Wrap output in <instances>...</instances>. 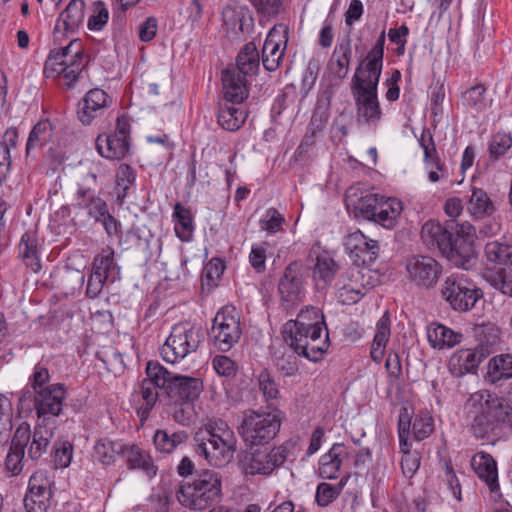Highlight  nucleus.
I'll return each mask as SVG.
<instances>
[{
  "label": "nucleus",
  "instance_id": "nucleus-41",
  "mask_svg": "<svg viewBox=\"0 0 512 512\" xmlns=\"http://www.w3.org/2000/svg\"><path fill=\"white\" fill-rule=\"evenodd\" d=\"M122 455L125 457L129 469H141L149 476L156 475L157 467L153 464L150 455L138 446L125 444V451L122 452Z\"/></svg>",
  "mask_w": 512,
  "mask_h": 512
},
{
  "label": "nucleus",
  "instance_id": "nucleus-7",
  "mask_svg": "<svg viewBox=\"0 0 512 512\" xmlns=\"http://www.w3.org/2000/svg\"><path fill=\"white\" fill-rule=\"evenodd\" d=\"M379 76L355 73L352 78L351 90L356 104L359 123L376 127L381 119L382 111L377 96Z\"/></svg>",
  "mask_w": 512,
  "mask_h": 512
},
{
  "label": "nucleus",
  "instance_id": "nucleus-1",
  "mask_svg": "<svg viewBox=\"0 0 512 512\" xmlns=\"http://www.w3.org/2000/svg\"><path fill=\"white\" fill-rule=\"evenodd\" d=\"M421 239L429 249L437 248L457 267L468 270L476 261L475 228L468 222L450 219L441 224L429 220L422 226Z\"/></svg>",
  "mask_w": 512,
  "mask_h": 512
},
{
  "label": "nucleus",
  "instance_id": "nucleus-52",
  "mask_svg": "<svg viewBox=\"0 0 512 512\" xmlns=\"http://www.w3.org/2000/svg\"><path fill=\"white\" fill-rule=\"evenodd\" d=\"M384 198V196L376 193L361 195L353 205L355 217L371 221Z\"/></svg>",
  "mask_w": 512,
  "mask_h": 512
},
{
  "label": "nucleus",
  "instance_id": "nucleus-28",
  "mask_svg": "<svg viewBox=\"0 0 512 512\" xmlns=\"http://www.w3.org/2000/svg\"><path fill=\"white\" fill-rule=\"evenodd\" d=\"M222 20L227 30L237 35L251 25L252 16L246 5L231 2L223 8Z\"/></svg>",
  "mask_w": 512,
  "mask_h": 512
},
{
  "label": "nucleus",
  "instance_id": "nucleus-63",
  "mask_svg": "<svg viewBox=\"0 0 512 512\" xmlns=\"http://www.w3.org/2000/svg\"><path fill=\"white\" fill-rule=\"evenodd\" d=\"M512 146V137L507 133L495 134L489 144L490 156L494 159H498L504 155L508 149Z\"/></svg>",
  "mask_w": 512,
  "mask_h": 512
},
{
  "label": "nucleus",
  "instance_id": "nucleus-38",
  "mask_svg": "<svg viewBox=\"0 0 512 512\" xmlns=\"http://www.w3.org/2000/svg\"><path fill=\"white\" fill-rule=\"evenodd\" d=\"M260 67V56L254 42H249L243 46L236 58L237 72L243 76L255 75Z\"/></svg>",
  "mask_w": 512,
  "mask_h": 512
},
{
  "label": "nucleus",
  "instance_id": "nucleus-29",
  "mask_svg": "<svg viewBox=\"0 0 512 512\" xmlns=\"http://www.w3.org/2000/svg\"><path fill=\"white\" fill-rule=\"evenodd\" d=\"M385 41L386 33L385 30H383L370 51L360 61L355 73L379 77L381 76Z\"/></svg>",
  "mask_w": 512,
  "mask_h": 512
},
{
  "label": "nucleus",
  "instance_id": "nucleus-12",
  "mask_svg": "<svg viewBox=\"0 0 512 512\" xmlns=\"http://www.w3.org/2000/svg\"><path fill=\"white\" fill-rule=\"evenodd\" d=\"M242 336L240 313L234 306L221 308L215 315L210 330L213 345L221 352H228Z\"/></svg>",
  "mask_w": 512,
  "mask_h": 512
},
{
  "label": "nucleus",
  "instance_id": "nucleus-5",
  "mask_svg": "<svg viewBox=\"0 0 512 512\" xmlns=\"http://www.w3.org/2000/svg\"><path fill=\"white\" fill-rule=\"evenodd\" d=\"M221 489V475L213 470H203L193 479L183 480L176 497L186 508L204 510L220 501Z\"/></svg>",
  "mask_w": 512,
  "mask_h": 512
},
{
  "label": "nucleus",
  "instance_id": "nucleus-14",
  "mask_svg": "<svg viewBox=\"0 0 512 512\" xmlns=\"http://www.w3.org/2000/svg\"><path fill=\"white\" fill-rule=\"evenodd\" d=\"M280 300L285 309L298 305L304 296L303 264L291 262L285 269L278 282Z\"/></svg>",
  "mask_w": 512,
  "mask_h": 512
},
{
  "label": "nucleus",
  "instance_id": "nucleus-2",
  "mask_svg": "<svg viewBox=\"0 0 512 512\" xmlns=\"http://www.w3.org/2000/svg\"><path fill=\"white\" fill-rule=\"evenodd\" d=\"M285 343L298 356L317 362L329 347V333L322 311L315 306L302 309L295 320L287 321L282 327Z\"/></svg>",
  "mask_w": 512,
  "mask_h": 512
},
{
  "label": "nucleus",
  "instance_id": "nucleus-25",
  "mask_svg": "<svg viewBox=\"0 0 512 512\" xmlns=\"http://www.w3.org/2000/svg\"><path fill=\"white\" fill-rule=\"evenodd\" d=\"M74 207L85 210L95 222H99L109 212L107 203L96 196L92 188L83 185L78 186Z\"/></svg>",
  "mask_w": 512,
  "mask_h": 512
},
{
  "label": "nucleus",
  "instance_id": "nucleus-54",
  "mask_svg": "<svg viewBox=\"0 0 512 512\" xmlns=\"http://www.w3.org/2000/svg\"><path fill=\"white\" fill-rule=\"evenodd\" d=\"M485 255L487 260L498 264V266H505L512 261V246L499 242L490 241L485 245Z\"/></svg>",
  "mask_w": 512,
  "mask_h": 512
},
{
  "label": "nucleus",
  "instance_id": "nucleus-24",
  "mask_svg": "<svg viewBox=\"0 0 512 512\" xmlns=\"http://www.w3.org/2000/svg\"><path fill=\"white\" fill-rule=\"evenodd\" d=\"M69 62L73 64L86 63L79 39H72L68 45L58 50H51L45 62V70H55L54 67L70 66Z\"/></svg>",
  "mask_w": 512,
  "mask_h": 512
},
{
  "label": "nucleus",
  "instance_id": "nucleus-13",
  "mask_svg": "<svg viewBox=\"0 0 512 512\" xmlns=\"http://www.w3.org/2000/svg\"><path fill=\"white\" fill-rule=\"evenodd\" d=\"M288 453L289 450L283 445L269 451L256 450L243 456L240 467L246 476H270L286 462Z\"/></svg>",
  "mask_w": 512,
  "mask_h": 512
},
{
  "label": "nucleus",
  "instance_id": "nucleus-17",
  "mask_svg": "<svg viewBox=\"0 0 512 512\" xmlns=\"http://www.w3.org/2000/svg\"><path fill=\"white\" fill-rule=\"evenodd\" d=\"M344 246L354 262L362 265L372 264L380 250L376 240L370 239L359 230L346 236Z\"/></svg>",
  "mask_w": 512,
  "mask_h": 512
},
{
  "label": "nucleus",
  "instance_id": "nucleus-18",
  "mask_svg": "<svg viewBox=\"0 0 512 512\" xmlns=\"http://www.w3.org/2000/svg\"><path fill=\"white\" fill-rule=\"evenodd\" d=\"M85 2L71 0L61 12L53 30L54 42L61 44L67 33H74L83 24L85 18Z\"/></svg>",
  "mask_w": 512,
  "mask_h": 512
},
{
  "label": "nucleus",
  "instance_id": "nucleus-58",
  "mask_svg": "<svg viewBox=\"0 0 512 512\" xmlns=\"http://www.w3.org/2000/svg\"><path fill=\"white\" fill-rule=\"evenodd\" d=\"M419 144L424 151V162L426 165L433 164L437 169H440V160L430 130L423 129L419 138Z\"/></svg>",
  "mask_w": 512,
  "mask_h": 512
},
{
  "label": "nucleus",
  "instance_id": "nucleus-39",
  "mask_svg": "<svg viewBox=\"0 0 512 512\" xmlns=\"http://www.w3.org/2000/svg\"><path fill=\"white\" fill-rule=\"evenodd\" d=\"M481 362V356L471 349L456 351L449 360V368L456 376L472 372Z\"/></svg>",
  "mask_w": 512,
  "mask_h": 512
},
{
  "label": "nucleus",
  "instance_id": "nucleus-31",
  "mask_svg": "<svg viewBox=\"0 0 512 512\" xmlns=\"http://www.w3.org/2000/svg\"><path fill=\"white\" fill-rule=\"evenodd\" d=\"M96 148L99 154L107 159H121L129 152V140L113 133L99 135L96 139Z\"/></svg>",
  "mask_w": 512,
  "mask_h": 512
},
{
  "label": "nucleus",
  "instance_id": "nucleus-8",
  "mask_svg": "<svg viewBox=\"0 0 512 512\" xmlns=\"http://www.w3.org/2000/svg\"><path fill=\"white\" fill-rule=\"evenodd\" d=\"M441 296L459 313L471 311L483 298V291L464 274H452L441 285Z\"/></svg>",
  "mask_w": 512,
  "mask_h": 512
},
{
  "label": "nucleus",
  "instance_id": "nucleus-20",
  "mask_svg": "<svg viewBox=\"0 0 512 512\" xmlns=\"http://www.w3.org/2000/svg\"><path fill=\"white\" fill-rule=\"evenodd\" d=\"M31 430L27 422H22L16 429L6 457V469L17 475L22 471L25 448L30 441Z\"/></svg>",
  "mask_w": 512,
  "mask_h": 512
},
{
  "label": "nucleus",
  "instance_id": "nucleus-23",
  "mask_svg": "<svg viewBox=\"0 0 512 512\" xmlns=\"http://www.w3.org/2000/svg\"><path fill=\"white\" fill-rule=\"evenodd\" d=\"M222 86L224 99L232 104H242L249 95L246 77L234 68L222 71Z\"/></svg>",
  "mask_w": 512,
  "mask_h": 512
},
{
  "label": "nucleus",
  "instance_id": "nucleus-4",
  "mask_svg": "<svg viewBox=\"0 0 512 512\" xmlns=\"http://www.w3.org/2000/svg\"><path fill=\"white\" fill-rule=\"evenodd\" d=\"M195 453L214 467L227 466L237 450V440L222 419L209 420L194 434Z\"/></svg>",
  "mask_w": 512,
  "mask_h": 512
},
{
  "label": "nucleus",
  "instance_id": "nucleus-48",
  "mask_svg": "<svg viewBox=\"0 0 512 512\" xmlns=\"http://www.w3.org/2000/svg\"><path fill=\"white\" fill-rule=\"evenodd\" d=\"M19 252L26 267L34 273L40 271L41 262L38 256L37 241L32 234L25 233L22 235Z\"/></svg>",
  "mask_w": 512,
  "mask_h": 512
},
{
  "label": "nucleus",
  "instance_id": "nucleus-47",
  "mask_svg": "<svg viewBox=\"0 0 512 512\" xmlns=\"http://www.w3.org/2000/svg\"><path fill=\"white\" fill-rule=\"evenodd\" d=\"M125 451V444L120 441L100 439L94 446V458L104 465L115 462L119 455Z\"/></svg>",
  "mask_w": 512,
  "mask_h": 512
},
{
  "label": "nucleus",
  "instance_id": "nucleus-49",
  "mask_svg": "<svg viewBox=\"0 0 512 512\" xmlns=\"http://www.w3.org/2000/svg\"><path fill=\"white\" fill-rule=\"evenodd\" d=\"M488 377L492 383L512 378V354H499L489 360Z\"/></svg>",
  "mask_w": 512,
  "mask_h": 512
},
{
  "label": "nucleus",
  "instance_id": "nucleus-34",
  "mask_svg": "<svg viewBox=\"0 0 512 512\" xmlns=\"http://www.w3.org/2000/svg\"><path fill=\"white\" fill-rule=\"evenodd\" d=\"M339 266L328 254H320L312 271V277L318 289L326 288L334 279Z\"/></svg>",
  "mask_w": 512,
  "mask_h": 512
},
{
  "label": "nucleus",
  "instance_id": "nucleus-42",
  "mask_svg": "<svg viewBox=\"0 0 512 512\" xmlns=\"http://www.w3.org/2000/svg\"><path fill=\"white\" fill-rule=\"evenodd\" d=\"M173 219L176 236L183 242H189L193 238L194 223L190 210L177 202L174 205Z\"/></svg>",
  "mask_w": 512,
  "mask_h": 512
},
{
  "label": "nucleus",
  "instance_id": "nucleus-51",
  "mask_svg": "<svg viewBox=\"0 0 512 512\" xmlns=\"http://www.w3.org/2000/svg\"><path fill=\"white\" fill-rule=\"evenodd\" d=\"M284 55V48L280 49V44L274 39V32L271 31L262 48V64L267 71H275Z\"/></svg>",
  "mask_w": 512,
  "mask_h": 512
},
{
  "label": "nucleus",
  "instance_id": "nucleus-60",
  "mask_svg": "<svg viewBox=\"0 0 512 512\" xmlns=\"http://www.w3.org/2000/svg\"><path fill=\"white\" fill-rule=\"evenodd\" d=\"M485 92L483 85H475L462 94V102L475 111H481L485 107Z\"/></svg>",
  "mask_w": 512,
  "mask_h": 512
},
{
  "label": "nucleus",
  "instance_id": "nucleus-64",
  "mask_svg": "<svg viewBox=\"0 0 512 512\" xmlns=\"http://www.w3.org/2000/svg\"><path fill=\"white\" fill-rule=\"evenodd\" d=\"M194 402L173 403L174 408L171 412L172 418L178 424L187 426L193 422L194 418Z\"/></svg>",
  "mask_w": 512,
  "mask_h": 512
},
{
  "label": "nucleus",
  "instance_id": "nucleus-55",
  "mask_svg": "<svg viewBox=\"0 0 512 512\" xmlns=\"http://www.w3.org/2000/svg\"><path fill=\"white\" fill-rule=\"evenodd\" d=\"M12 410L11 399L0 393V445L5 443L10 436Z\"/></svg>",
  "mask_w": 512,
  "mask_h": 512
},
{
  "label": "nucleus",
  "instance_id": "nucleus-11",
  "mask_svg": "<svg viewBox=\"0 0 512 512\" xmlns=\"http://www.w3.org/2000/svg\"><path fill=\"white\" fill-rule=\"evenodd\" d=\"M66 388L62 383L47 385L46 388L31 392L24 391L19 397L21 409H35L38 418L46 415L59 416L63 411Z\"/></svg>",
  "mask_w": 512,
  "mask_h": 512
},
{
  "label": "nucleus",
  "instance_id": "nucleus-59",
  "mask_svg": "<svg viewBox=\"0 0 512 512\" xmlns=\"http://www.w3.org/2000/svg\"><path fill=\"white\" fill-rule=\"evenodd\" d=\"M341 485H333L326 482L318 484L316 488L315 500L320 507H327L340 495Z\"/></svg>",
  "mask_w": 512,
  "mask_h": 512
},
{
  "label": "nucleus",
  "instance_id": "nucleus-33",
  "mask_svg": "<svg viewBox=\"0 0 512 512\" xmlns=\"http://www.w3.org/2000/svg\"><path fill=\"white\" fill-rule=\"evenodd\" d=\"M428 341L433 348H451L461 342L462 334L443 324L432 323L427 330Z\"/></svg>",
  "mask_w": 512,
  "mask_h": 512
},
{
  "label": "nucleus",
  "instance_id": "nucleus-44",
  "mask_svg": "<svg viewBox=\"0 0 512 512\" xmlns=\"http://www.w3.org/2000/svg\"><path fill=\"white\" fill-rule=\"evenodd\" d=\"M401 211V201L395 198H384L371 221L380 224L384 228L391 229L395 226Z\"/></svg>",
  "mask_w": 512,
  "mask_h": 512
},
{
  "label": "nucleus",
  "instance_id": "nucleus-10",
  "mask_svg": "<svg viewBox=\"0 0 512 512\" xmlns=\"http://www.w3.org/2000/svg\"><path fill=\"white\" fill-rule=\"evenodd\" d=\"M203 338L199 326L184 322L173 328L166 342L161 348V355L168 363H175L195 352Z\"/></svg>",
  "mask_w": 512,
  "mask_h": 512
},
{
  "label": "nucleus",
  "instance_id": "nucleus-16",
  "mask_svg": "<svg viewBox=\"0 0 512 512\" xmlns=\"http://www.w3.org/2000/svg\"><path fill=\"white\" fill-rule=\"evenodd\" d=\"M164 394L170 403L194 402L203 391L199 378L174 374L169 371L165 377Z\"/></svg>",
  "mask_w": 512,
  "mask_h": 512
},
{
  "label": "nucleus",
  "instance_id": "nucleus-53",
  "mask_svg": "<svg viewBox=\"0 0 512 512\" xmlns=\"http://www.w3.org/2000/svg\"><path fill=\"white\" fill-rule=\"evenodd\" d=\"M136 175L134 170L127 164L120 165L116 175L115 194L119 204L124 202L128 190L135 182Z\"/></svg>",
  "mask_w": 512,
  "mask_h": 512
},
{
  "label": "nucleus",
  "instance_id": "nucleus-22",
  "mask_svg": "<svg viewBox=\"0 0 512 512\" xmlns=\"http://www.w3.org/2000/svg\"><path fill=\"white\" fill-rule=\"evenodd\" d=\"M352 59V39L350 31L339 41L327 63V68L333 77L344 80L349 71Z\"/></svg>",
  "mask_w": 512,
  "mask_h": 512
},
{
  "label": "nucleus",
  "instance_id": "nucleus-15",
  "mask_svg": "<svg viewBox=\"0 0 512 512\" xmlns=\"http://www.w3.org/2000/svg\"><path fill=\"white\" fill-rule=\"evenodd\" d=\"M409 281L418 288L431 289L442 276L443 267L433 257L418 255L411 257L406 264Z\"/></svg>",
  "mask_w": 512,
  "mask_h": 512
},
{
  "label": "nucleus",
  "instance_id": "nucleus-46",
  "mask_svg": "<svg viewBox=\"0 0 512 512\" xmlns=\"http://www.w3.org/2000/svg\"><path fill=\"white\" fill-rule=\"evenodd\" d=\"M485 277L495 289L512 297V261L505 266L487 270Z\"/></svg>",
  "mask_w": 512,
  "mask_h": 512
},
{
  "label": "nucleus",
  "instance_id": "nucleus-9",
  "mask_svg": "<svg viewBox=\"0 0 512 512\" xmlns=\"http://www.w3.org/2000/svg\"><path fill=\"white\" fill-rule=\"evenodd\" d=\"M146 378L134 390L133 396L138 398L137 414L141 421H145L154 408L160 390L164 394V385L169 375L167 368L159 362L149 361L146 365Z\"/></svg>",
  "mask_w": 512,
  "mask_h": 512
},
{
  "label": "nucleus",
  "instance_id": "nucleus-57",
  "mask_svg": "<svg viewBox=\"0 0 512 512\" xmlns=\"http://www.w3.org/2000/svg\"><path fill=\"white\" fill-rule=\"evenodd\" d=\"M411 426V413L407 407H402L399 413L398 419V436L400 451L403 455L406 453H412L410 451V444L408 442L409 433Z\"/></svg>",
  "mask_w": 512,
  "mask_h": 512
},
{
  "label": "nucleus",
  "instance_id": "nucleus-32",
  "mask_svg": "<svg viewBox=\"0 0 512 512\" xmlns=\"http://www.w3.org/2000/svg\"><path fill=\"white\" fill-rule=\"evenodd\" d=\"M44 418L42 423L35 426L33 433H31L27 456L31 460H38L46 453L50 441L54 435L53 429L45 424Z\"/></svg>",
  "mask_w": 512,
  "mask_h": 512
},
{
  "label": "nucleus",
  "instance_id": "nucleus-26",
  "mask_svg": "<svg viewBox=\"0 0 512 512\" xmlns=\"http://www.w3.org/2000/svg\"><path fill=\"white\" fill-rule=\"evenodd\" d=\"M349 457V448L343 443H335L330 450L321 456L319 476L323 479H336L343 462Z\"/></svg>",
  "mask_w": 512,
  "mask_h": 512
},
{
  "label": "nucleus",
  "instance_id": "nucleus-30",
  "mask_svg": "<svg viewBox=\"0 0 512 512\" xmlns=\"http://www.w3.org/2000/svg\"><path fill=\"white\" fill-rule=\"evenodd\" d=\"M232 102H219L217 121L227 131H237L247 119V111Z\"/></svg>",
  "mask_w": 512,
  "mask_h": 512
},
{
  "label": "nucleus",
  "instance_id": "nucleus-27",
  "mask_svg": "<svg viewBox=\"0 0 512 512\" xmlns=\"http://www.w3.org/2000/svg\"><path fill=\"white\" fill-rule=\"evenodd\" d=\"M472 467L477 476L487 485L491 493L499 492L497 463L487 452H478L472 458Z\"/></svg>",
  "mask_w": 512,
  "mask_h": 512
},
{
  "label": "nucleus",
  "instance_id": "nucleus-37",
  "mask_svg": "<svg viewBox=\"0 0 512 512\" xmlns=\"http://www.w3.org/2000/svg\"><path fill=\"white\" fill-rule=\"evenodd\" d=\"M391 336V321L388 312H385L376 324V333L371 347V358L380 363L385 353L386 344Z\"/></svg>",
  "mask_w": 512,
  "mask_h": 512
},
{
  "label": "nucleus",
  "instance_id": "nucleus-43",
  "mask_svg": "<svg viewBox=\"0 0 512 512\" xmlns=\"http://www.w3.org/2000/svg\"><path fill=\"white\" fill-rule=\"evenodd\" d=\"M298 353L292 349L286 347H279L275 349L272 354V362L278 372L287 377L295 376L298 371Z\"/></svg>",
  "mask_w": 512,
  "mask_h": 512
},
{
  "label": "nucleus",
  "instance_id": "nucleus-3",
  "mask_svg": "<svg viewBox=\"0 0 512 512\" xmlns=\"http://www.w3.org/2000/svg\"><path fill=\"white\" fill-rule=\"evenodd\" d=\"M467 405L475 409L471 430L476 438L498 436L512 426V406L503 397L480 390L470 395Z\"/></svg>",
  "mask_w": 512,
  "mask_h": 512
},
{
  "label": "nucleus",
  "instance_id": "nucleus-21",
  "mask_svg": "<svg viewBox=\"0 0 512 512\" xmlns=\"http://www.w3.org/2000/svg\"><path fill=\"white\" fill-rule=\"evenodd\" d=\"M111 102L107 93L99 88L89 90L79 103L77 115L84 125H90L94 118L103 114Z\"/></svg>",
  "mask_w": 512,
  "mask_h": 512
},
{
  "label": "nucleus",
  "instance_id": "nucleus-45",
  "mask_svg": "<svg viewBox=\"0 0 512 512\" xmlns=\"http://www.w3.org/2000/svg\"><path fill=\"white\" fill-rule=\"evenodd\" d=\"M469 213L475 218L490 216L495 211L494 204L487 192L482 188L473 187L467 207Z\"/></svg>",
  "mask_w": 512,
  "mask_h": 512
},
{
  "label": "nucleus",
  "instance_id": "nucleus-62",
  "mask_svg": "<svg viewBox=\"0 0 512 512\" xmlns=\"http://www.w3.org/2000/svg\"><path fill=\"white\" fill-rule=\"evenodd\" d=\"M55 465L66 468L70 465L73 455V446L68 441H59L53 445Z\"/></svg>",
  "mask_w": 512,
  "mask_h": 512
},
{
  "label": "nucleus",
  "instance_id": "nucleus-6",
  "mask_svg": "<svg viewBox=\"0 0 512 512\" xmlns=\"http://www.w3.org/2000/svg\"><path fill=\"white\" fill-rule=\"evenodd\" d=\"M284 413L279 408L247 410L243 413L238 432L247 446L269 444L279 433Z\"/></svg>",
  "mask_w": 512,
  "mask_h": 512
},
{
  "label": "nucleus",
  "instance_id": "nucleus-50",
  "mask_svg": "<svg viewBox=\"0 0 512 512\" xmlns=\"http://www.w3.org/2000/svg\"><path fill=\"white\" fill-rule=\"evenodd\" d=\"M258 388L267 403L266 410L278 408L280 392L274 378L266 369L262 370L258 375Z\"/></svg>",
  "mask_w": 512,
  "mask_h": 512
},
{
  "label": "nucleus",
  "instance_id": "nucleus-35",
  "mask_svg": "<svg viewBox=\"0 0 512 512\" xmlns=\"http://www.w3.org/2000/svg\"><path fill=\"white\" fill-rule=\"evenodd\" d=\"M114 254V249L106 246L95 256L92 263V271L94 273H99L102 277L112 282L118 279L120 274V267L115 263Z\"/></svg>",
  "mask_w": 512,
  "mask_h": 512
},
{
  "label": "nucleus",
  "instance_id": "nucleus-40",
  "mask_svg": "<svg viewBox=\"0 0 512 512\" xmlns=\"http://www.w3.org/2000/svg\"><path fill=\"white\" fill-rule=\"evenodd\" d=\"M54 127L48 119L37 122L29 133L26 143V157L31 156L33 149H39L47 145L53 138Z\"/></svg>",
  "mask_w": 512,
  "mask_h": 512
},
{
  "label": "nucleus",
  "instance_id": "nucleus-19",
  "mask_svg": "<svg viewBox=\"0 0 512 512\" xmlns=\"http://www.w3.org/2000/svg\"><path fill=\"white\" fill-rule=\"evenodd\" d=\"M52 493L49 481L38 475H32L28 483V491L24 497L27 512H46L51 504Z\"/></svg>",
  "mask_w": 512,
  "mask_h": 512
},
{
  "label": "nucleus",
  "instance_id": "nucleus-61",
  "mask_svg": "<svg viewBox=\"0 0 512 512\" xmlns=\"http://www.w3.org/2000/svg\"><path fill=\"white\" fill-rule=\"evenodd\" d=\"M109 12L103 1H96L93 5V13L89 16L87 27L91 31H100L107 24Z\"/></svg>",
  "mask_w": 512,
  "mask_h": 512
},
{
  "label": "nucleus",
  "instance_id": "nucleus-36",
  "mask_svg": "<svg viewBox=\"0 0 512 512\" xmlns=\"http://www.w3.org/2000/svg\"><path fill=\"white\" fill-rule=\"evenodd\" d=\"M189 434L185 430L169 431L158 429L153 436V443L156 450L160 453L170 454L179 445L188 441Z\"/></svg>",
  "mask_w": 512,
  "mask_h": 512
},
{
  "label": "nucleus",
  "instance_id": "nucleus-56",
  "mask_svg": "<svg viewBox=\"0 0 512 512\" xmlns=\"http://www.w3.org/2000/svg\"><path fill=\"white\" fill-rule=\"evenodd\" d=\"M412 430L416 440L421 441L434 431V420L428 411H420L414 418Z\"/></svg>",
  "mask_w": 512,
  "mask_h": 512
}]
</instances>
